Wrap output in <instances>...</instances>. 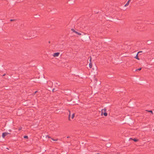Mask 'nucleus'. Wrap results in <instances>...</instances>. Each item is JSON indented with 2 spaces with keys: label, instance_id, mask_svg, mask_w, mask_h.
<instances>
[{
  "label": "nucleus",
  "instance_id": "obj_1",
  "mask_svg": "<svg viewBox=\"0 0 154 154\" xmlns=\"http://www.w3.org/2000/svg\"><path fill=\"white\" fill-rule=\"evenodd\" d=\"M10 134V133L8 132L3 133L2 134V137L3 138H4L6 136H7L8 134Z\"/></svg>",
  "mask_w": 154,
  "mask_h": 154
},
{
  "label": "nucleus",
  "instance_id": "obj_2",
  "mask_svg": "<svg viewBox=\"0 0 154 154\" xmlns=\"http://www.w3.org/2000/svg\"><path fill=\"white\" fill-rule=\"evenodd\" d=\"M59 54H60V53L59 52L55 53L54 54L53 56L54 57H58L59 56Z\"/></svg>",
  "mask_w": 154,
  "mask_h": 154
},
{
  "label": "nucleus",
  "instance_id": "obj_3",
  "mask_svg": "<svg viewBox=\"0 0 154 154\" xmlns=\"http://www.w3.org/2000/svg\"><path fill=\"white\" fill-rule=\"evenodd\" d=\"M103 111H104V112H106V109L105 108H104L103 109H102L101 112L102 115L103 114Z\"/></svg>",
  "mask_w": 154,
  "mask_h": 154
},
{
  "label": "nucleus",
  "instance_id": "obj_4",
  "mask_svg": "<svg viewBox=\"0 0 154 154\" xmlns=\"http://www.w3.org/2000/svg\"><path fill=\"white\" fill-rule=\"evenodd\" d=\"M129 139L130 140H133L135 142H137L138 140L137 139H132V138H130Z\"/></svg>",
  "mask_w": 154,
  "mask_h": 154
},
{
  "label": "nucleus",
  "instance_id": "obj_5",
  "mask_svg": "<svg viewBox=\"0 0 154 154\" xmlns=\"http://www.w3.org/2000/svg\"><path fill=\"white\" fill-rule=\"evenodd\" d=\"M70 116H71V114L70 113L69 115L68 116V120L69 121H71L70 119Z\"/></svg>",
  "mask_w": 154,
  "mask_h": 154
},
{
  "label": "nucleus",
  "instance_id": "obj_6",
  "mask_svg": "<svg viewBox=\"0 0 154 154\" xmlns=\"http://www.w3.org/2000/svg\"><path fill=\"white\" fill-rule=\"evenodd\" d=\"M138 54H137L134 57V58L137 59L138 60H139V58L138 57Z\"/></svg>",
  "mask_w": 154,
  "mask_h": 154
},
{
  "label": "nucleus",
  "instance_id": "obj_7",
  "mask_svg": "<svg viewBox=\"0 0 154 154\" xmlns=\"http://www.w3.org/2000/svg\"><path fill=\"white\" fill-rule=\"evenodd\" d=\"M75 32L79 35H81V34L80 33L78 32L77 31H75Z\"/></svg>",
  "mask_w": 154,
  "mask_h": 154
},
{
  "label": "nucleus",
  "instance_id": "obj_8",
  "mask_svg": "<svg viewBox=\"0 0 154 154\" xmlns=\"http://www.w3.org/2000/svg\"><path fill=\"white\" fill-rule=\"evenodd\" d=\"M75 113H73L72 115V117H71V118L72 119H73L74 118V117H75Z\"/></svg>",
  "mask_w": 154,
  "mask_h": 154
},
{
  "label": "nucleus",
  "instance_id": "obj_9",
  "mask_svg": "<svg viewBox=\"0 0 154 154\" xmlns=\"http://www.w3.org/2000/svg\"><path fill=\"white\" fill-rule=\"evenodd\" d=\"M103 115L105 116H106L107 115V114L106 112H104L103 113Z\"/></svg>",
  "mask_w": 154,
  "mask_h": 154
},
{
  "label": "nucleus",
  "instance_id": "obj_10",
  "mask_svg": "<svg viewBox=\"0 0 154 154\" xmlns=\"http://www.w3.org/2000/svg\"><path fill=\"white\" fill-rule=\"evenodd\" d=\"M131 0H128V1L127 2V3H126V4L128 5L129 3V2H130V1Z\"/></svg>",
  "mask_w": 154,
  "mask_h": 154
},
{
  "label": "nucleus",
  "instance_id": "obj_11",
  "mask_svg": "<svg viewBox=\"0 0 154 154\" xmlns=\"http://www.w3.org/2000/svg\"><path fill=\"white\" fill-rule=\"evenodd\" d=\"M24 138L27 139L28 138V137L27 136H24Z\"/></svg>",
  "mask_w": 154,
  "mask_h": 154
},
{
  "label": "nucleus",
  "instance_id": "obj_12",
  "mask_svg": "<svg viewBox=\"0 0 154 154\" xmlns=\"http://www.w3.org/2000/svg\"><path fill=\"white\" fill-rule=\"evenodd\" d=\"M151 43V41H147V43L148 44H150Z\"/></svg>",
  "mask_w": 154,
  "mask_h": 154
},
{
  "label": "nucleus",
  "instance_id": "obj_13",
  "mask_svg": "<svg viewBox=\"0 0 154 154\" xmlns=\"http://www.w3.org/2000/svg\"><path fill=\"white\" fill-rule=\"evenodd\" d=\"M148 112L151 113L152 114H153V112L152 110H149L147 111Z\"/></svg>",
  "mask_w": 154,
  "mask_h": 154
},
{
  "label": "nucleus",
  "instance_id": "obj_14",
  "mask_svg": "<svg viewBox=\"0 0 154 154\" xmlns=\"http://www.w3.org/2000/svg\"><path fill=\"white\" fill-rule=\"evenodd\" d=\"M55 88H53L52 89V92H54L55 91Z\"/></svg>",
  "mask_w": 154,
  "mask_h": 154
},
{
  "label": "nucleus",
  "instance_id": "obj_15",
  "mask_svg": "<svg viewBox=\"0 0 154 154\" xmlns=\"http://www.w3.org/2000/svg\"><path fill=\"white\" fill-rule=\"evenodd\" d=\"M141 68H140L138 69H136L135 70L136 71H137V70H141Z\"/></svg>",
  "mask_w": 154,
  "mask_h": 154
},
{
  "label": "nucleus",
  "instance_id": "obj_16",
  "mask_svg": "<svg viewBox=\"0 0 154 154\" xmlns=\"http://www.w3.org/2000/svg\"><path fill=\"white\" fill-rule=\"evenodd\" d=\"M45 137L46 138L48 137V138H51V137L48 135H46Z\"/></svg>",
  "mask_w": 154,
  "mask_h": 154
},
{
  "label": "nucleus",
  "instance_id": "obj_17",
  "mask_svg": "<svg viewBox=\"0 0 154 154\" xmlns=\"http://www.w3.org/2000/svg\"><path fill=\"white\" fill-rule=\"evenodd\" d=\"M71 30L72 31H73V32H75V31H75L74 30V29H72Z\"/></svg>",
  "mask_w": 154,
  "mask_h": 154
},
{
  "label": "nucleus",
  "instance_id": "obj_18",
  "mask_svg": "<svg viewBox=\"0 0 154 154\" xmlns=\"http://www.w3.org/2000/svg\"><path fill=\"white\" fill-rule=\"evenodd\" d=\"M89 67H90V68H91L92 67H91V66H92V64L91 63H90L89 64Z\"/></svg>",
  "mask_w": 154,
  "mask_h": 154
},
{
  "label": "nucleus",
  "instance_id": "obj_19",
  "mask_svg": "<svg viewBox=\"0 0 154 154\" xmlns=\"http://www.w3.org/2000/svg\"><path fill=\"white\" fill-rule=\"evenodd\" d=\"M21 129H22V128L20 127V128H18V130H19V131H20V130Z\"/></svg>",
  "mask_w": 154,
  "mask_h": 154
},
{
  "label": "nucleus",
  "instance_id": "obj_20",
  "mask_svg": "<svg viewBox=\"0 0 154 154\" xmlns=\"http://www.w3.org/2000/svg\"><path fill=\"white\" fill-rule=\"evenodd\" d=\"M37 92V91H35L34 93V94H33L32 95H34V94H35L36 92Z\"/></svg>",
  "mask_w": 154,
  "mask_h": 154
},
{
  "label": "nucleus",
  "instance_id": "obj_21",
  "mask_svg": "<svg viewBox=\"0 0 154 154\" xmlns=\"http://www.w3.org/2000/svg\"><path fill=\"white\" fill-rule=\"evenodd\" d=\"M142 52V51H139L137 53V54H138L139 53H141Z\"/></svg>",
  "mask_w": 154,
  "mask_h": 154
},
{
  "label": "nucleus",
  "instance_id": "obj_22",
  "mask_svg": "<svg viewBox=\"0 0 154 154\" xmlns=\"http://www.w3.org/2000/svg\"><path fill=\"white\" fill-rule=\"evenodd\" d=\"M128 5L127 4H126L125 5V7H126V6H128Z\"/></svg>",
  "mask_w": 154,
  "mask_h": 154
},
{
  "label": "nucleus",
  "instance_id": "obj_23",
  "mask_svg": "<svg viewBox=\"0 0 154 154\" xmlns=\"http://www.w3.org/2000/svg\"><path fill=\"white\" fill-rule=\"evenodd\" d=\"M14 20H12V19H11V20H10V21H14Z\"/></svg>",
  "mask_w": 154,
  "mask_h": 154
},
{
  "label": "nucleus",
  "instance_id": "obj_24",
  "mask_svg": "<svg viewBox=\"0 0 154 154\" xmlns=\"http://www.w3.org/2000/svg\"><path fill=\"white\" fill-rule=\"evenodd\" d=\"M10 132L11 131V130L10 129L8 130Z\"/></svg>",
  "mask_w": 154,
  "mask_h": 154
},
{
  "label": "nucleus",
  "instance_id": "obj_25",
  "mask_svg": "<svg viewBox=\"0 0 154 154\" xmlns=\"http://www.w3.org/2000/svg\"><path fill=\"white\" fill-rule=\"evenodd\" d=\"M51 139H52V140H53L54 141V139H53V138H51Z\"/></svg>",
  "mask_w": 154,
  "mask_h": 154
},
{
  "label": "nucleus",
  "instance_id": "obj_26",
  "mask_svg": "<svg viewBox=\"0 0 154 154\" xmlns=\"http://www.w3.org/2000/svg\"><path fill=\"white\" fill-rule=\"evenodd\" d=\"M68 111H69V113H70V110H69Z\"/></svg>",
  "mask_w": 154,
  "mask_h": 154
},
{
  "label": "nucleus",
  "instance_id": "obj_27",
  "mask_svg": "<svg viewBox=\"0 0 154 154\" xmlns=\"http://www.w3.org/2000/svg\"><path fill=\"white\" fill-rule=\"evenodd\" d=\"M57 139L54 140V141H57Z\"/></svg>",
  "mask_w": 154,
  "mask_h": 154
},
{
  "label": "nucleus",
  "instance_id": "obj_28",
  "mask_svg": "<svg viewBox=\"0 0 154 154\" xmlns=\"http://www.w3.org/2000/svg\"><path fill=\"white\" fill-rule=\"evenodd\" d=\"M69 137H67V138H69Z\"/></svg>",
  "mask_w": 154,
  "mask_h": 154
},
{
  "label": "nucleus",
  "instance_id": "obj_29",
  "mask_svg": "<svg viewBox=\"0 0 154 154\" xmlns=\"http://www.w3.org/2000/svg\"><path fill=\"white\" fill-rule=\"evenodd\" d=\"M5 74H4V75H3V76H4L5 75Z\"/></svg>",
  "mask_w": 154,
  "mask_h": 154
},
{
  "label": "nucleus",
  "instance_id": "obj_30",
  "mask_svg": "<svg viewBox=\"0 0 154 154\" xmlns=\"http://www.w3.org/2000/svg\"><path fill=\"white\" fill-rule=\"evenodd\" d=\"M7 149H8V148H7Z\"/></svg>",
  "mask_w": 154,
  "mask_h": 154
}]
</instances>
